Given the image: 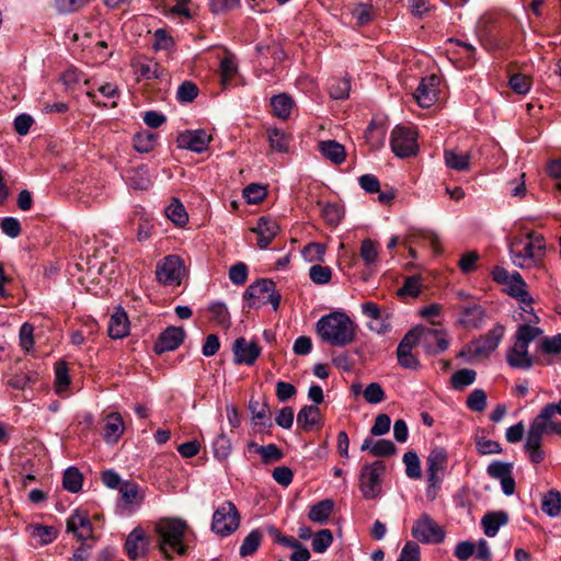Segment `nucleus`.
Wrapping results in <instances>:
<instances>
[{"instance_id": "obj_1", "label": "nucleus", "mask_w": 561, "mask_h": 561, "mask_svg": "<svg viewBox=\"0 0 561 561\" xmlns=\"http://www.w3.org/2000/svg\"><path fill=\"white\" fill-rule=\"evenodd\" d=\"M83 244L80 245V252L78 257L80 261L76 262L75 267L79 275L77 282L83 287L85 291H91L90 285L95 284L99 275L112 277L117 270V262L115 259H111L110 263L99 262L95 256V248L93 247V240L89 237L82 239Z\"/></svg>"}, {"instance_id": "obj_2", "label": "nucleus", "mask_w": 561, "mask_h": 561, "mask_svg": "<svg viewBox=\"0 0 561 561\" xmlns=\"http://www.w3.org/2000/svg\"><path fill=\"white\" fill-rule=\"evenodd\" d=\"M316 331L323 342L342 347L354 342L356 324L346 313L333 311L318 320Z\"/></svg>"}, {"instance_id": "obj_3", "label": "nucleus", "mask_w": 561, "mask_h": 561, "mask_svg": "<svg viewBox=\"0 0 561 561\" xmlns=\"http://www.w3.org/2000/svg\"><path fill=\"white\" fill-rule=\"evenodd\" d=\"M546 254V240L535 231L524 237H515L510 242V255L513 264L519 268H534L542 264Z\"/></svg>"}, {"instance_id": "obj_4", "label": "nucleus", "mask_w": 561, "mask_h": 561, "mask_svg": "<svg viewBox=\"0 0 561 561\" xmlns=\"http://www.w3.org/2000/svg\"><path fill=\"white\" fill-rule=\"evenodd\" d=\"M188 529L186 520L180 517H163L154 525V531L158 535L159 549L165 559L172 560V553L185 556L187 546L183 538Z\"/></svg>"}, {"instance_id": "obj_5", "label": "nucleus", "mask_w": 561, "mask_h": 561, "mask_svg": "<svg viewBox=\"0 0 561 561\" xmlns=\"http://www.w3.org/2000/svg\"><path fill=\"white\" fill-rule=\"evenodd\" d=\"M543 330L529 323L519 324L514 335V344L506 351V363L511 368L528 370L534 358L528 352L529 344L541 336Z\"/></svg>"}, {"instance_id": "obj_6", "label": "nucleus", "mask_w": 561, "mask_h": 561, "mask_svg": "<svg viewBox=\"0 0 561 561\" xmlns=\"http://www.w3.org/2000/svg\"><path fill=\"white\" fill-rule=\"evenodd\" d=\"M71 523L72 536L81 542L80 547L72 553V560L87 561L96 541L90 517L87 512L76 510L72 513Z\"/></svg>"}, {"instance_id": "obj_7", "label": "nucleus", "mask_w": 561, "mask_h": 561, "mask_svg": "<svg viewBox=\"0 0 561 561\" xmlns=\"http://www.w3.org/2000/svg\"><path fill=\"white\" fill-rule=\"evenodd\" d=\"M243 297L250 308L271 304L274 310L278 309L282 299L280 294L276 291V284L268 278H261L251 284Z\"/></svg>"}, {"instance_id": "obj_8", "label": "nucleus", "mask_w": 561, "mask_h": 561, "mask_svg": "<svg viewBox=\"0 0 561 561\" xmlns=\"http://www.w3.org/2000/svg\"><path fill=\"white\" fill-rule=\"evenodd\" d=\"M386 472L382 460L365 465L359 473V490L366 500L379 496L381 492V478Z\"/></svg>"}, {"instance_id": "obj_9", "label": "nucleus", "mask_w": 561, "mask_h": 561, "mask_svg": "<svg viewBox=\"0 0 561 561\" xmlns=\"http://www.w3.org/2000/svg\"><path fill=\"white\" fill-rule=\"evenodd\" d=\"M240 526V514L231 501L224 502L216 508L211 520V530L221 537L234 533Z\"/></svg>"}, {"instance_id": "obj_10", "label": "nucleus", "mask_w": 561, "mask_h": 561, "mask_svg": "<svg viewBox=\"0 0 561 561\" xmlns=\"http://www.w3.org/2000/svg\"><path fill=\"white\" fill-rule=\"evenodd\" d=\"M411 330L415 332L416 344L421 345L428 355L445 352L449 346L446 333L442 329L417 325Z\"/></svg>"}, {"instance_id": "obj_11", "label": "nucleus", "mask_w": 561, "mask_h": 561, "mask_svg": "<svg viewBox=\"0 0 561 561\" xmlns=\"http://www.w3.org/2000/svg\"><path fill=\"white\" fill-rule=\"evenodd\" d=\"M411 534L421 543H440L446 536L444 529L426 513L414 522Z\"/></svg>"}, {"instance_id": "obj_12", "label": "nucleus", "mask_w": 561, "mask_h": 561, "mask_svg": "<svg viewBox=\"0 0 561 561\" xmlns=\"http://www.w3.org/2000/svg\"><path fill=\"white\" fill-rule=\"evenodd\" d=\"M390 146L399 158L414 156L417 152L416 133L412 128L397 126L391 133Z\"/></svg>"}, {"instance_id": "obj_13", "label": "nucleus", "mask_w": 561, "mask_h": 561, "mask_svg": "<svg viewBox=\"0 0 561 561\" xmlns=\"http://www.w3.org/2000/svg\"><path fill=\"white\" fill-rule=\"evenodd\" d=\"M505 334V327L501 323H496L485 334L480 335L477 340L472 341L476 357L488 358L492 352H494L500 345Z\"/></svg>"}, {"instance_id": "obj_14", "label": "nucleus", "mask_w": 561, "mask_h": 561, "mask_svg": "<svg viewBox=\"0 0 561 561\" xmlns=\"http://www.w3.org/2000/svg\"><path fill=\"white\" fill-rule=\"evenodd\" d=\"M213 137L205 129H187L176 137L178 147L196 153L205 152Z\"/></svg>"}, {"instance_id": "obj_15", "label": "nucleus", "mask_w": 561, "mask_h": 561, "mask_svg": "<svg viewBox=\"0 0 561 561\" xmlns=\"http://www.w3.org/2000/svg\"><path fill=\"white\" fill-rule=\"evenodd\" d=\"M183 261L178 255H168L157 264L156 276L163 285H179Z\"/></svg>"}, {"instance_id": "obj_16", "label": "nucleus", "mask_w": 561, "mask_h": 561, "mask_svg": "<svg viewBox=\"0 0 561 561\" xmlns=\"http://www.w3.org/2000/svg\"><path fill=\"white\" fill-rule=\"evenodd\" d=\"M261 351L257 342H248L243 336L238 337L232 345L233 362L237 365L252 366L260 357Z\"/></svg>"}, {"instance_id": "obj_17", "label": "nucleus", "mask_w": 561, "mask_h": 561, "mask_svg": "<svg viewBox=\"0 0 561 561\" xmlns=\"http://www.w3.org/2000/svg\"><path fill=\"white\" fill-rule=\"evenodd\" d=\"M439 78L435 75L423 78L414 92L416 103L423 107L428 108L438 100Z\"/></svg>"}, {"instance_id": "obj_18", "label": "nucleus", "mask_w": 561, "mask_h": 561, "mask_svg": "<svg viewBox=\"0 0 561 561\" xmlns=\"http://www.w3.org/2000/svg\"><path fill=\"white\" fill-rule=\"evenodd\" d=\"M448 455L445 448L435 447L426 457L427 481H442L447 468Z\"/></svg>"}, {"instance_id": "obj_19", "label": "nucleus", "mask_w": 561, "mask_h": 561, "mask_svg": "<svg viewBox=\"0 0 561 561\" xmlns=\"http://www.w3.org/2000/svg\"><path fill=\"white\" fill-rule=\"evenodd\" d=\"M185 339V331L181 327H169L160 333L153 345L157 354L176 350Z\"/></svg>"}, {"instance_id": "obj_20", "label": "nucleus", "mask_w": 561, "mask_h": 561, "mask_svg": "<svg viewBox=\"0 0 561 561\" xmlns=\"http://www.w3.org/2000/svg\"><path fill=\"white\" fill-rule=\"evenodd\" d=\"M129 560L135 561L144 557L148 549V539L142 528L137 527L130 531L124 545Z\"/></svg>"}, {"instance_id": "obj_21", "label": "nucleus", "mask_w": 561, "mask_h": 561, "mask_svg": "<svg viewBox=\"0 0 561 561\" xmlns=\"http://www.w3.org/2000/svg\"><path fill=\"white\" fill-rule=\"evenodd\" d=\"M253 233L257 234V245L260 249H266L279 231L278 224L268 217L259 218L255 227L251 228Z\"/></svg>"}, {"instance_id": "obj_22", "label": "nucleus", "mask_w": 561, "mask_h": 561, "mask_svg": "<svg viewBox=\"0 0 561 561\" xmlns=\"http://www.w3.org/2000/svg\"><path fill=\"white\" fill-rule=\"evenodd\" d=\"M85 94L98 106L114 108L117 106V101L121 93L116 84L105 83L99 88L98 93L85 91Z\"/></svg>"}, {"instance_id": "obj_23", "label": "nucleus", "mask_w": 561, "mask_h": 561, "mask_svg": "<svg viewBox=\"0 0 561 561\" xmlns=\"http://www.w3.org/2000/svg\"><path fill=\"white\" fill-rule=\"evenodd\" d=\"M103 425V438L107 444H116L125 431V423L118 412L107 414Z\"/></svg>"}, {"instance_id": "obj_24", "label": "nucleus", "mask_w": 561, "mask_h": 561, "mask_svg": "<svg viewBox=\"0 0 561 561\" xmlns=\"http://www.w3.org/2000/svg\"><path fill=\"white\" fill-rule=\"evenodd\" d=\"M507 294L517 299L520 304H524L526 307L530 308V312L533 313L531 305L534 299L527 291L526 283L523 279L522 275L518 272H513L508 284H505Z\"/></svg>"}, {"instance_id": "obj_25", "label": "nucleus", "mask_w": 561, "mask_h": 561, "mask_svg": "<svg viewBox=\"0 0 561 561\" xmlns=\"http://www.w3.org/2000/svg\"><path fill=\"white\" fill-rule=\"evenodd\" d=\"M129 333V320L126 311L121 307H116L115 311L108 320V335L112 339H123Z\"/></svg>"}, {"instance_id": "obj_26", "label": "nucleus", "mask_w": 561, "mask_h": 561, "mask_svg": "<svg viewBox=\"0 0 561 561\" xmlns=\"http://www.w3.org/2000/svg\"><path fill=\"white\" fill-rule=\"evenodd\" d=\"M297 425L305 432L320 427L322 417L318 405H304L297 414Z\"/></svg>"}, {"instance_id": "obj_27", "label": "nucleus", "mask_w": 561, "mask_h": 561, "mask_svg": "<svg viewBox=\"0 0 561 561\" xmlns=\"http://www.w3.org/2000/svg\"><path fill=\"white\" fill-rule=\"evenodd\" d=\"M320 153L334 164H342L346 159V150L336 140H322L318 144Z\"/></svg>"}, {"instance_id": "obj_28", "label": "nucleus", "mask_w": 561, "mask_h": 561, "mask_svg": "<svg viewBox=\"0 0 561 561\" xmlns=\"http://www.w3.org/2000/svg\"><path fill=\"white\" fill-rule=\"evenodd\" d=\"M484 318V309L479 305H472L462 309L459 323L466 329H480Z\"/></svg>"}, {"instance_id": "obj_29", "label": "nucleus", "mask_w": 561, "mask_h": 561, "mask_svg": "<svg viewBox=\"0 0 561 561\" xmlns=\"http://www.w3.org/2000/svg\"><path fill=\"white\" fill-rule=\"evenodd\" d=\"M508 522V515L506 512H490L486 513L481 520L483 531L488 537H494L500 527L506 525Z\"/></svg>"}, {"instance_id": "obj_30", "label": "nucleus", "mask_w": 561, "mask_h": 561, "mask_svg": "<svg viewBox=\"0 0 561 561\" xmlns=\"http://www.w3.org/2000/svg\"><path fill=\"white\" fill-rule=\"evenodd\" d=\"M334 510V502L331 499H324L313 504L308 513L311 522L325 524Z\"/></svg>"}, {"instance_id": "obj_31", "label": "nucleus", "mask_w": 561, "mask_h": 561, "mask_svg": "<svg viewBox=\"0 0 561 561\" xmlns=\"http://www.w3.org/2000/svg\"><path fill=\"white\" fill-rule=\"evenodd\" d=\"M271 106L273 108V114L279 119L285 121L290 116L294 100L290 95L280 93L271 99Z\"/></svg>"}, {"instance_id": "obj_32", "label": "nucleus", "mask_w": 561, "mask_h": 561, "mask_svg": "<svg viewBox=\"0 0 561 561\" xmlns=\"http://www.w3.org/2000/svg\"><path fill=\"white\" fill-rule=\"evenodd\" d=\"M444 160L449 169L456 171H468L470 168L471 154L469 152L458 153L453 149L444 151Z\"/></svg>"}, {"instance_id": "obj_33", "label": "nucleus", "mask_w": 561, "mask_h": 561, "mask_svg": "<svg viewBox=\"0 0 561 561\" xmlns=\"http://www.w3.org/2000/svg\"><path fill=\"white\" fill-rule=\"evenodd\" d=\"M541 510L550 517L559 516L561 513V493L554 489H551L542 494Z\"/></svg>"}, {"instance_id": "obj_34", "label": "nucleus", "mask_w": 561, "mask_h": 561, "mask_svg": "<svg viewBox=\"0 0 561 561\" xmlns=\"http://www.w3.org/2000/svg\"><path fill=\"white\" fill-rule=\"evenodd\" d=\"M249 410L252 414V420L256 425L271 427L272 423L268 419V405L266 402H260L254 398H251L249 401Z\"/></svg>"}, {"instance_id": "obj_35", "label": "nucleus", "mask_w": 561, "mask_h": 561, "mask_svg": "<svg viewBox=\"0 0 561 561\" xmlns=\"http://www.w3.org/2000/svg\"><path fill=\"white\" fill-rule=\"evenodd\" d=\"M385 136L386 127L383 123H378L375 119L369 123L365 130V139L374 149L383 145Z\"/></svg>"}, {"instance_id": "obj_36", "label": "nucleus", "mask_w": 561, "mask_h": 561, "mask_svg": "<svg viewBox=\"0 0 561 561\" xmlns=\"http://www.w3.org/2000/svg\"><path fill=\"white\" fill-rule=\"evenodd\" d=\"M27 530L31 537L42 546L53 542L57 537V530L53 526L30 525Z\"/></svg>"}, {"instance_id": "obj_37", "label": "nucleus", "mask_w": 561, "mask_h": 561, "mask_svg": "<svg viewBox=\"0 0 561 561\" xmlns=\"http://www.w3.org/2000/svg\"><path fill=\"white\" fill-rule=\"evenodd\" d=\"M477 373L473 369L462 368L456 370L450 377V386L457 391H462L476 381Z\"/></svg>"}, {"instance_id": "obj_38", "label": "nucleus", "mask_w": 561, "mask_h": 561, "mask_svg": "<svg viewBox=\"0 0 561 561\" xmlns=\"http://www.w3.org/2000/svg\"><path fill=\"white\" fill-rule=\"evenodd\" d=\"M133 145L135 150L138 152H151L157 146V135L147 130L137 133L134 136Z\"/></svg>"}, {"instance_id": "obj_39", "label": "nucleus", "mask_w": 561, "mask_h": 561, "mask_svg": "<svg viewBox=\"0 0 561 561\" xmlns=\"http://www.w3.org/2000/svg\"><path fill=\"white\" fill-rule=\"evenodd\" d=\"M68 371V363L65 359H61L60 362L57 363L55 391L59 396H64L70 386V378Z\"/></svg>"}, {"instance_id": "obj_40", "label": "nucleus", "mask_w": 561, "mask_h": 561, "mask_svg": "<svg viewBox=\"0 0 561 561\" xmlns=\"http://www.w3.org/2000/svg\"><path fill=\"white\" fill-rule=\"evenodd\" d=\"M268 142L273 150L277 152H287L289 149L290 137L278 128L267 130Z\"/></svg>"}, {"instance_id": "obj_41", "label": "nucleus", "mask_w": 561, "mask_h": 561, "mask_svg": "<svg viewBox=\"0 0 561 561\" xmlns=\"http://www.w3.org/2000/svg\"><path fill=\"white\" fill-rule=\"evenodd\" d=\"M263 534L260 529H253L242 541L239 553L241 557L252 556L259 549Z\"/></svg>"}, {"instance_id": "obj_42", "label": "nucleus", "mask_w": 561, "mask_h": 561, "mask_svg": "<svg viewBox=\"0 0 561 561\" xmlns=\"http://www.w3.org/2000/svg\"><path fill=\"white\" fill-rule=\"evenodd\" d=\"M165 215L172 222L180 227H183L188 220L184 205L176 198L165 208Z\"/></svg>"}, {"instance_id": "obj_43", "label": "nucleus", "mask_w": 561, "mask_h": 561, "mask_svg": "<svg viewBox=\"0 0 561 561\" xmlns=\"http://www.w3.org/2000/svg\"><path fill=\"white\" fill-rule=\"evenodd\" d=\"M238 70L233 55L228 53L220 61L219 71L220 79L224 87H227L231 79L236 76Z\"/></svg>"}, {"instance_id": "obj_44", "label": "nucleus", "mask_w": 561, "mask_h": 561, "mask_svg": "<svg viewBox=\"0 0 561 561\" xmlns=\"http://www.w3.org/2000/svg\"><path fill=\"white\" fill-rule=\"evenodd\" d=\"M422 287V277L420 275H412L405 278L401 288L398 289L397 295L400 297L415 298L420 295Z\"/></svg>"}, {"instance_id": "obj_45", "label": "nucleus", "mask_w": 561, "mask_h": 561, "mask_svg": "<svg viewBox=\"0 0 561 561\" xmlns=\"http://www.w3.org/2000/svg\"><path fill=\"white\" fill-rule=\"evenodd\" d=\"M375 15L374 7L368 3H358L352 10V16L359 26L370 23L375 19Z\"/></svg>"}, {"instance_id": "obj_46", "label": "nucleus", "mask_w": 561, "mask_h": 561, "mask_svg": "<svg viewBox=\"0 0 561 561\" xmlns=\"http://www.w3.org/2000/svg\"><path fill=\"white\" fill-rule=\"evenodd\" d=\"M402 460L405 465V474L410 479H420L422 477L421 461L415 451H407Z\"/></svg>"}, {"instance_id": "obj_47", "label": "nucleus", "mask_w": 561, "mask_h": 561, "mask_svg": "<svg viewBox=\"0 0 561 561\" xmlns=\"http://www.w3.org/2000/svg\"><path fill=\"white\" fill-rule=\"evenodd\" d=\"M359 255L364 261L365 265L369 266L378 261V249L377 242L367 238L362 241Z\"/></svg>"}, {"instance_id": "obj_48", "label": "nucleus", "mask_w": 561, "mask_h": 561, "mask_svg": "<svg viewBox=\"0 0 561 561\" xmlns=\"http://www.w3.org/2000/svg\"><path fill=\"white\" fill-rule=\"evenodd\" d=\"M322 218L331 227H336L344 216L343 208L337 204H327L321 210Z\"/></svg>"}, {"instance_id": "obj_49", "label": "nucleus", "mask_w": 561, "mask_h": 561, "mask_svg": "<svg viewBox=\"0 0 561 561\" xmlns=\"http://www.w3.org/2000/svg\"><path fill=\"white\" fill-rule=\"evenodd\" d=\"M333 542V534L330 529H321L313 535L312 549L317 553H323Z\"/></svg>"}, {"instance_id": "obj_50", "label": "nucleus", "mask_w": 561, "mask_h": 561, "mask_svg": "<svg viewBox=\"0 0 561 561\" xmlns=\"http://www.w3.org/2000/svg\"><path fill=\"white\" fill-rule=\"evenodd\" d=\"M513 472V465L510 462H503L500 460L492 461L488 468L486 473L490 478L502 480L508 476H511Z\"/></svg>"}, {"instance_id": "obj_51", "label": "nucleus", "mask_w": 561, "mask_h": 561, "mask_svg": "<svg viewBox=\"0 0 561 561\" xmlns=\"http://www.w3.org/2000/svg\"><path fill=\"white\" fill-rule=\"evenodd\" d=\"M351 82L346 78L334 79L329 88L330 96L334 100H344L348 98Z\"/></svg>"}, {"instance_id": "obj_52", "label": "nucleus", "mask_w": 561, "mask_h": 561, "mask_svg": "<svg viewBox=\"0 0 561 561\" xmlns=\"http://www.w3.org/2000/svg\"><path fill=\"white\" fill-rule=\"evenodd\" d=\"M549 422H552V419L541 409L531 422L528 433L542 438L545 432L549 428Z\"/></svg>"}, {"instance_id": "obj_53", "label": "nucleus", "mask_w": 561, "mask_h": 561, "mask_svg": "<svg viewBox=\"0 0 561 561\" xmlns=\"http://www.w3.org/2000/svg\"><path fill=\"white\" fill-rule=\"evenodd\" d=\"M466 405L473 412H482L486 408V393L482 389H474L467 398Z\"/></svg>"}, {"instance_id": "obj_54", "label": "nucleus", "mask_w": 561, "mask_h": 561, "mask_svg": "<svg viewBox=\"0 0 561 561\" xmlns=\"http://www.w3.org/2000/svg\"><path fill=\"white\" fill-rule=\"evenodd\" d=\"M198 94L197 85L192 81H184L178 89L176 98L180 103H191Z\"/></svg>"}, {"instance_id": "obj_55", "label": "nucleus", "mask_w": 561, "mask_h": 561, "mask_svg": "<svg viewBox=\"0 0 561 561\" xmlns=\"http://www.w3.org/2000/svg\"><path fill=\"white\" fill-rule=\"evenodd\" d=\"M266 194V188L255 183L249 184L243 190V197L247 199L249 204L261 203L265 198Z\"/></svg>"}, {"instance_id": "obj_56", "label": "nucleus", "mask_w": 561, "mask_h": 561, "mask_svg": "<svg viewBox=\"0 0 561 561\" xmlns=\"http://www.w3.org/2000/svg\"><path fill=\"white\" fill-rule=\"evenodd\" d=\"M510 88L517 94H526L531 87L530 78L523 73H515L510 77Z\"/></svg>"}, {"instance_id": "obj_57", "label": "nucleus", "mask_w": 561, "mask_h": 561, "mask_svg": "<svg viewBox=\"0 0 561 561\" xmlns=\"http://www.w3.org/2000/svg\"><path fill=\"white\" fill-rule=\"evenodd\" d=\"M128 176V183L136 190H147L150 185L148 171L145 168L131 170Z\"/></svg>"}, {"instance_id": "obj_58", "label": "nucleus", "mask_w": 561, "mask_h": 561, "mask_svg": "<svg viewBox=\"0 0 561 561\" xmlns=\"http://www.w3.org/2000/svg\"><path fill=\"white\" fill-rule=\"evenodd\" d=\"M309 276L314 284L324 285L331 280L332 272L329 266L317 264L311 266Z\"/></svg>"}, {"instance_id": "obj_59", "label": "nucleus", "mask_w": 561, "mask_h": 561, "mask_svg": "<svg viewBox=\"0 0 561 561\" xmlns=\"http://www.w3.org/2000/svg\"><path fill=\"white\" fill-rule=\"evenodd\" d=\"M397 561H421V549L417 542L407 541Z\"/></svg>"}, {"instance_id": "obj_60", "label": "nucleus", "mask_w": 561, "mask_h": 561, "mask_svg": "<svg viewBox=\"0 0 561 561\" xmlns=\"http://www.w3.org/2000/svg\"><path fill=\"white\" fill-rule=\"evenodd\" d=\"M539 348L548 355H557L561 353V333L553 336H546L541 340Z\"/></svg>"}, {"instance_id": "obj_61", "label": "nucleus", "mask_w": 561, "mask_h": 561, "mask_svg": "<svg viewBox=\"0 0 561 561\" xmlns=\"http://www.w3.org/2000/svg\"><path fill=\"white\" fill-rule=\"evenodd\" d=\"M248 266L243 262H238L229 268V278L237 286L243 285L248 279Z\"/></svg>"}, {"instance_id": "obj_62", "label": "nucleus", "mask_w": 561, "mask_h": 561, "mask_svg": "<svg viewBox=\"0 0 561 561\" xmlns=\"http://www.w3.org/2000/svg\"><path fill=\"white\" fill-rule=\"evenodd\" d=\"M256 453L261 455L264 463L279 460L284 456L283 451L275 444L256 447Z\"/></svg>"}, {"instance_id": "obj_63", "label": "nucleus", "mask_w": 561, "mask_h": 561, "mask_svg": "<svg viewBox=\"0 0 561 561\" xmlns=\"http://www.w3.org/2000/svg\"><path fill=\"white\" fill-rule=\"evenodd\" d=\"M363 394L365 400L371 404L380 403L386 398L383 389L377 382H370L367 385Z\"/></svg>"}, {"instance_id": "obj_64", "label": "nucleus", "mask_w": 561, "mask_h": 561, "mask_svg": "<svg viewBox=\"0 0 561 561\" xmlns=\"http://www.w3.org/2000/svg\"><path fill=\"white\" fill-rule=\"evenodd\" d=\"M397 451L396 445L388 439L376 440L371 447V455L375 457H388L394 455Z\"/></svg>"}]
</instances>
